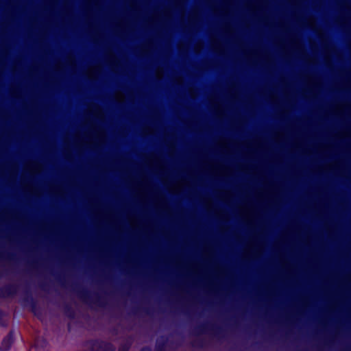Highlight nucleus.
Instances as JSON below:
<instances>
[{
  "label": "nucleus",
  "mask_w": 351,
  "mask_h": 351,
  "mask_svg": "<svg viewBox=\"0 0 351 351\" xmlns=\"http://www.w3.org/2000/svg\"><path fill=\"white\" fill-rule=\"evenodd\" d=\"M128 348H123L120 349L119 351H128Z\"/></svg>",
  "instance_id": "nucleus-3"
},
{
  "label": "nucleus",
  "mask_w": 351,
  "mask_h": 351,
  "mask_svg": "<svg viewBox=\"0 0 351 351\" xmlns=\"http://www.w3.org/2000/svg\"><path fill=\"white\" fill-rule=\"evenodd\" d=\"M101 344L102 346L101 347L95 349L96 351H110L112 350L109 345H107L104 343H102Z\"/></svg>",
  "instance_id": "nucleus-2"
},
{
  "label": "nucleus",
  "mask_w": 351,
  "mask_h": 351,
  "mask_svg": "<svg viewBox=\"0 0 351 351\" xmlns=\"http://www.w3.org/2000/svg\"><path fill=\"white\" fill-rule=\"evenodd\" d=\"M12 343H13L12 335V333H10L7 337H5L3 339L1 344L0 346V350L8 351L10 348Z\"/></svg>",
  "instance_id": "nucleus-1"
}]
</instances>
